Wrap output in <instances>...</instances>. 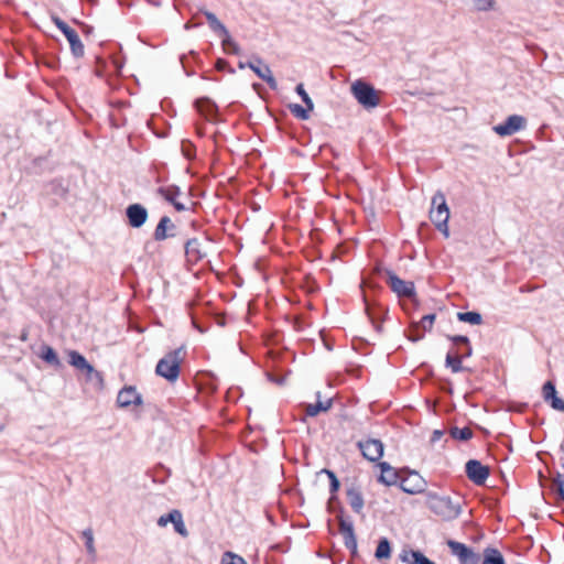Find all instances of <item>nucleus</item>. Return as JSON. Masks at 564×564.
Segmentation results:
<instances>
[{"label": "nucleus", "mask_w": 564, "mask_h": 564, "mask_svg": "<svg viewBox=\"0 0 564 564\" xmlns=\"http://www.w3.org/2000/svg\"><path fill=\"white\" fill-rule=\"evenodd\" d=\"M429 509L445 521H451L462 513V499H453L449 496H440L434 492L427 494Z\"/></svg>", "instance_id": "nucleus-1"}, {"label": "nucleus", "mask_w": 564, "mask_h": 564, "mask_svg": "<svg viewBox=\"0 0 564 564\" xmlns=\"http://www.w3.org/2000/svg\"><path fill=\"white\" fill-rule=\"evenodd\" d=\"M184 354V347H180L166 354L156 364V375L170 382H175L180 376Z\"/></svg>", "instance_id": "nucleus-2"}, {"label": "nucleus", "mask_w": 564, "mask_h": 564, "mask_svg": "<svg viewBox=\"0 0 564 564\" xmlns=\"http://www.w3.org/2000/svg\"><path fill=\"white\" fill-rule=\"evenodd\" d=\"M430 219L445 237L449 236L448 219L449 209L445 195L438 191L432 197V208L430 210Z\"/></svg>", "instance_id": "nucleus-3"}, {"label": "nucleus", "mask_w": 564, "mask_h": 564, "mask_svg": "<svg viewBox=\"0 0 564 564\" xmlns=\"http://www.w3.org/2000/svg\"><path fill=\"white\" fill-rule=\"evenodd\" d=\"M351 93L357 101L366 109L376 108L380 102L377 90L366 82H355L351 85Z\"/></svg>", "instance_id": "nucleus-4"}, {"label": "nucleus", "mask_w": 564, "mask_h": 564, "mask_svg": "<svg viewBox=\"0 0 564 564\" xmlns=\"http://www.w3.org/2000/svg\"><path fill=\"white\" fill-rule=\"evenodd\" d=\"M401 474L399 487L409 495H417L425 490L427 482L426 480L414 470L403 469Z\"/></svg>", "instance_id": "nucleus-5"}, {"label": "nucleus", "mask_w": 564, "mask_h": 564, "mask_svg": "<svg viewBox=\"0 0 564 564\" xmlns=\"http://www.w3.org/2000/svg\"><path fill=\"white\" fill-rule=\"evenodd\" d=\"M52 20H53L54 24L56 25V28L67 39L69 46H70L72 54L74 55V57H76V58L83 57L84 53H85V48H84V44L82 43L77 32L58 17H53Z\"/></svg>", "instance_id": "nucleus-6"}, {"label": "nucleus", "mask_w": 564, "mask_h": 564, "mask_svg": "<svg viewBox=\"0 0 564 564\" xmlns=\"http://www.w3.org/2000/svg\"><path fill=\"white\" fill-rule=\"evenodd\" d=\"M384 272L387 274L388 285L399 297L413 299L415 296V286L413 282L400 279L391 270L387 269Z\"/></svg>", "instance_id": "nucleus-7"}, {"label": "nucleus", "mask_w": 564, "mask_h": 564, "mask_svg": "<svg viewBox=\"0 0 564 564\" xmlns=\"http://www.w3.org/2000/svg\"><path fill=\"white\" fill-rule=\"evenodd\" d=\"M465 473L470 481L477 486H481L489 477V468L477 459H469L465 465Z\"/></svg>", "instance_id": "nucleus-8"}, {"label": "nucleus", "mask_w": 564, "mask_h": 564, "mask_svg": "<svg viewBox=\"0 0 564 564\" xmlns=\"http://www.w3.org/2000/svg\"><path fill=\"white\" fill-rule=\"evenodd\" d=\"M362 456L369 462H377L383 456V443L377 438H368L357 443Z\"/></svg>", "instance_id": "nucleus-9"}, {"label": "nucleus", "mask_w": 564, "mask_h": 564, "mask_svg": "<svg viewBox=\"0 0 564 564\" xmlns=\"http://www.w3.org/2000/svg\"><path fill=\"white\" fill-rule=\"evenodd\" d=\"M527 119L520 115L509 116L503 123L494 127V131L501 135H512L525 127Z\"/></svg>", "instance_id": "nucleus-10"}, {"label": "nucleus", "mask_w": 564, "mask_h": 564, "mask_svg": "<svg viewBox=\"0 0 564 564\" xmlns=\"http://www.w3.org/2000/svg\"><path fill=\"white\" fill-rule=\"evenodd\" d=\"M252 64L249 65V68L263 82L268 84V86L275 90L278 89V83L272 75L271 68L268 64L263 62V59L259 56L252 57Z\"/></svg>", "instance_id": "nucleus-11"}, {"label": "nucleus", "mask_w": 564, "mask_h": 564, "mask_svg": "<svg viewBox=\"0 0 564 564\" xmlns=\"http://www.w3.org/2000/svg\"><path fill=\"white\" fill-rule=\"evenodd\" d=\"M339 513L337 516V521L339 525V532L344 538V545L352 546L357 544V538L355 534L354 523L349 518L345 517V510L343 507H339Z\"/></svg>", "instance_id": "nucleus-12"}, {"label": "nucleus", "mask_w": 564, "mask_h": 564, "mask_svg": "<svg viewBox=\"0 0 564 564\" xmlns=\"http://www.w3.org/2000/svg\"><path fill=\"white\" fill-rule=\"evenodd\" d=\"M126 217L130 227L140 228L147 223L149 213L143 205L134 203L126 208Z\"/></svg>", "instance_id": "nucleus-13"}, {"label": "nucleus", "mask_w": 564, "mask_h": 564, "mask_svg": "<svg viewBox=\"0 0 564 564\" xmlns=\"http://www.w3.org/2000/svg\"><path fill=\"white\" fill-rule=\"evenodd\" d=\"M169 521H172L175 532H177L180 535H182L183 538H186L188 535V531L183 520V514L180 510L173 509L169 513L161 516L158 519V525L165 527L169 523Z\"/></svg>", "instance_id": "nucleus-14"}, {"label": "nucleus", "mask_w": 564, "mask_h": 564, "mask_svg": "<svg viewBox=\"0 0 564 564\" xmlns=\"http://www.w3.org/2000/svg\"><path fill=\"white\" fill-rule=\"evenodd\" d=\"M117 403L121 408H128L132 404L140 405L142 404V397L134 387L126 386L119 391Z\"/></svg>", "instance_id": "nucleus-15"}, {"label": "nucleus", "mask_w": 564, "mask_h": 564, "mask_svg": "<svg viewBox=\"0 0 564 564\" xmlns=\"http://www.w3.org/2000/svg\"><path fill=\"white\" fill-rule=\"evenodd\" d=\"M379 467L381 469V474L378 477V481L386 486L399 485L401 474L404 473L403 470L395 469L387 462L379 463Z\"/></svg>", "instance_id": "nucleus-16"}, {"label": "nucleus", "mask_w": 564, "mask_h": 564, "mask_svg": "<svg viewBox=\"0 0 564 564\" xmlns=\"http://www.w3.org/2000/svg\"><path fill=\"white\" fill-rule=\"evenodd\" d=\"M542 394L545 402L552 409L564 412V401L557 397L555 384L552 381H546L542 387Z\"/></svg>", "instance_id": "nucleus-17"}, {"label": "nucleus", "mask_w": 564, "mask_h": 564, "mask_svg": "<svg viewBox=\"0 0 564 564\" xmlns=\"http://www.w3.org/2000/svg\"><path fill=\"white\" fill-rule=\"evenodd\" d=\"M175 228H176L175 225L173 224V221L171 220V218L169 216L161 217V219L159 220V224L156 225L154 232H153L154 240L162 241L170 237H174Z\"/></svg>", "instance_id": "nucleus-18"}, {"label": "nucleus", "mask_w": 564, "mask_h": 564, "mask_svg": "<svg viewBox=\"0 0 564 564\" xmlns=\"http://www.w3.org/2000/svg\"><path fill=\"white\" fill-rule=\"evenodd\" d=\"M196 110L204 116L207 120H213L217 112V105L208 97L197 98L194 102Z\"/></svg>", "instance_id": "nucleus-19"}, {"label": "nucleus", "mask_w": 564, "mask_h": 564, "mask_svg": "<svg viewBox=\"0 0 564 564\" xmlns=\"http://www.w3.org/2000/svg\"><path fill=\"white\" fill-rule=\"evenodd\" d=\"M348 502L352 511L357 514H362L365 500L359 488L351 486L346 490Z\"/></svg>", "instance_id": "nucleus-20"}, {"label": "nucleus", "mask_w": 564, "mask_h": 564, "mask_svg": "<svg viewBox=\"0 0 564 564\" xmlns=\"http://www.w3.org/2000/svg\"><path fill=\"white\" fill-rule=\"evenodd\" d=\"M365 303H366V313H367L369 319L372 322L376 329L378 332H381V325L379 322L382 319V316L384 314H387L388 310L380 305L370 304L367 300H365Z\"/></svg>", "instance_id": "nucleus-21"}, {"label": "nucleus", "mask_w": 564, "mask_h": 564, "mask_svg": "<svg viewBox=\"0 0 564 564\" xmlns=\"http://www.w3.org/2000/svg\"><path fill=\"white\" fill-rule=\"evenodd\" d=\"M185 254L191 261L202 260L206 253L200 250V242L197 238L188 239L185 242Z\"/></svg>", "instance_id": "nucleus-22"}, {"label": "nucleus", "mask_w": 564, "mask_h": 564, "mask_svg": "<svg viewBox=\"0 0 564 564\" xmlns=\"http://www.w3.org/2000/svg\"><path fill=\"white\" fill-rule=\"evenodd\" d=\"M392 546L388 538L382 536L378 541L377 549L375 551V557L379 562L387 561L391 557Z\"/></svg>", "instance_id": "nucleus-23"}, {"label": "nucleus", "mask_w": 564, "mask_h": 564, "mask_svg": "<svg viewBox=\"0 0 564 564\" xmlns=\"http://www.w3.org/2000/svg\"><path fill=\"white\" fill-rule=\"evenodd\" d=\"M203 14L205 15L207 22H208V25L209 28L216 33L218 34L219 36H227V28L225 26V24L223 22H220L218 20V18L216 17L215 13L210 12V11H207V10H204L202 11Z\"/></svg>", "instance_id": "nucleus-24"}, {"label": "nucleus", "mask_w": 564, "mask_h": 564, "mask_svg": "<svg viewBox=\"0 0 564 564\" xmlns=\"http://www.w3.org/2000/svg\"><path fill=\"white\" fill-rule=\"evenodd\" d=\"M481 564H506V561L498 549L488 546L482 552Z\"/></svg>", "instance_id": "nucleus-25"}, {"label": "nucleus", "mask_w": 564, "mask_h": 564, "mask_svg": "<svg viewBox=\"0 0 564 564\" xmlns=\"http://www.w3.org/2000/svg\"><path fill=\"white\" fill-rule=\"evenodd\" d=\"M333 405V399L326 401L318 400L316 403H308L305 405V413L308 416H316L319 412L328 411Z\"/></svg>", "instance_id": "nucleus-26"}, {"label": "nucleus", "mask_w": 564, "mask_h": 564, "mask_svg": "<svg viewBox=\"0 0 564 564\" xmlns=\"http://www.w3.org/2000/svg\"><path fill=\"white\" fill-rule=\"evenodd\" d=\"M463 359L459 356V352H453L448 351L445 358V365L446 367L451 368L452 372L457 373L465 370V368L462 365Z\"/></svg>", "instance_id": "nucleus-27"}, {"label": "nucleus", "mask_w": 564, "mask_h": 564, "mask_svg": "<svg viewBox=\"0 0 564 564\" xmlns=\"http://www.w3.org/2000/svg\"><path fill=\"white\" fill-rule=\"evenodd\" d=\"M40 358L52 366H61V361L56 351L48 345H43L41 347Z\"/></svg>", "instance_id": "nucleus-28"}, {"label": "nucleus", "mask_w": 564, "mask_h": 564, "mask_svg": "<svg viewBox=\"0 0 564 564\" xmlns=\"http://www.w3.org/2000/svg\"><path fill=\"white\" fill-rule=\"evenodd\" d=\"M321 473H324L327 475L329 479V492H330V501H337V491L340 487V481L337 478L336 474L333 470L329 469H322Z\"/></svg>", "instance_id": "nucleus-29"}, {"label": "nucleus", "mask_w": 564, "mask_h": 564, "mask_svg": "<svg viewBox=\"0 0 564 564\" xmlns=\"http://www.w3.org/2000/svg\"><path fill=\"white\" fill-rule=\"evenodd\" d=\"M158 194L172 204L181 195V189L176 185H170L166 187L162 186L158 188Z\"/></svg>", "instance_id": "nucleus-30"}, {"label": "nucleus", "mask_w": 564, "mask_h": 564, "mask_svg": "<svg viewBox=\"0 0 564 564\" xmlns=\"http://www.w3.org/2000/svg\"><path fill=\"white\" fill-rule=\"evenodd\" d=\"M457 319L471 325H479L482 323V316L478 312H458Z\"/></svg>", "instance_id": "nucleus-31"}, {"label": "nucleus", "mask_w": 564, "mask_h": 564, "mask_svg": "<svg viewBox=\"0 0 564 564\" xmlns=\"http://www.w3.org/2000/svg\"><path fill=\"white\" fill-rule=\"evenodd\" d=\"M449 435L454 440L465 442V441H469L473 437L474 433L469 427L459 429L457 426H454L449 430Z\"/></svg>", "instance_id": "nucleus-32"}, {"label": "nucleus", "mask_w": 564, "mask_h": 564, "mask_svg": "<svg viewBox=\"0 0 564 564\" xmlns=\"http://www.w3.org/2000/svg\"><path fill=\"white\" fill-rule=\"evenodd\" d=\"M447 545L451 549L452 553L458 557V560H460L462 557H465L466 553L471 550L468 546H466L464 543H460V542H457L454 540H448Z\"/></svg>", "instance_id": "nucleus-33"}, {"label": "nucleus", "mask_w": 564, "mask_h": 564, "mask_svg": "<svg viewBox=\"0 0 564 564\" xmlns=\"http://www.w3.org/2000/svg\"><path fill=\"white\" fill-rule=\"evenodd\" d=\"M68 357V362L78 370H84L88 364L87 359L76 350H70Z\"/></svg>", "instance_id": "nucleus-34"}, {"label": "nucleus", "mask_w": 564, "mask_h": 564, "mask_svg": "<svg viewBox=\"0 0 564 564\" xmlns=\"http://www.w3.org/2000/svg\"><path fill=\"white\" fill-rule=\"evenodd\" d=\"M82 536L85 540V546H86L87 553L90 556L95 557L96 556V547H95V544H94V533H93V530L90 528L85 529L82 532Z\"/></svg>", "instance_id": "nucleus-35"}, {"label": "nucleus", "mask_w": 564, "mask_h": 564, "mask_svg": "<svg viewBox=\"0 0 564 564\" xmlns=\"http://www.w3.org/2000/svg\"><path fill=\"white\" fill-rule=\"evenodd\" d=\"M223 48L228 54H240L239 45L231 39L229 32H227V36H223L221 41Z\"/></svg>", "instance_id": "nucleus-36"}, {"label": "nucleus", "mask_w": 564, "mask_h": 564, "mask_svg": "<svg viewBox=\"0 0 564 564\" xmlns=\"http://www.w3.org/2000/svg\"><path fill=\"white\" fill-rule=\"evenodd\" d=\"M86 375V379L88 381H98L99 383L102 382V375L100 371L96 370L93 365L89 362L86 365L84 370H82Z\"/></svg>", "instance_id": "nucleus-37"}, {"label": "nucleus", "mask_w": 564, "mask_h": 564, "mask_svg": "<svg viewBox=\"0 0 564 564\" xmlns=\"http://www.w3.org/2000/svg\"><path fill=\"white\" fill-rule=\"evenodd\" d=\"M221 564H248L246 560L237 554H234L232 552H225L221 561Z\"/></svg>", "instance_id": "nucleus-38"}, {"label": "nucleus", "mask_w": 564, "mask_h": 564, "mask_svg": "<svg viewBox=\"0 0 564 564\" xmlns=\"http://www.w3.org/2000/svg\"><path fill=\"white\" fill-rule=\"evenodd\" d=\"M290 110H291L292 115H294L297 119L307 120L310 118L308 112L312 109H308L307 107L304 108L299 104H294V105L290 106Z\"/></svg>", "instance_id": "nucleus-39"}, {"label": "nucleus", "mask_w": 564, "mask_h": 564, "mask_svg": "<svg viewBox=\"0 0 564 564\" xmlns=\"http://www.w3.org/2000/svg\"><path fill=\"white\" fill-rule=\"evenodd\" d=\"M295 91L301 97L302 101L305 104V106L308 109H313L314 108V104H313L311 97L308 96V94L306 93V90L304 89V85L303 84H299L295 87Z\"/></svg>", "instance_id": "nucleus-40"}, {"label": "nucleus", "mask_w": 564, "mask_h": 564, "mask_svg": "<svg viewBox=\"0 0 564 564\" xmlns=\"http://www.w3.org/2000/svg\"><path fill=\"white\" fill-rule=\"evenodd\" d=\"M181 149H182L183 155L186 159L191 160L195 156V147L192 142H189L187 140L182 141Z\"/></svg>", "instance_id": "nucleus-41"}, {"label": "nucleus", "mask_w": 564, "mask_h": 564, "mask_svg": "<svg viewBox=\"0 0 564 564\" xmlns=\"http://www.w3.org/2000/svg\"><path fill=\"white\" fill-rule=\"evenodd\" d=\"M435 318H436L435 314H427L421 318V321H420V323H417V325L421 326L425 332H430L433 327Z\"/></svg>", "instance_id": "nucleus-42"}, {"label": "nucleus", "mask_w": 564, "mask_h": 564, "mask_svg": "<svg viewBox=\"0 0 564 564\" xmlns=\"http://www.w3.org/2000/svg\"><path fill=\"white\" fill-rule=\"evenodd\" d=\"M480 556L476 554L473 550L466 553L465 557L459 560L460 564H479Z\"/></svg>", "instance_id": "nucleus-43"}, {"label": "nucleus", "mask_w": 564, "mask_h": 564, "mask_svg": "<svg viewBox=\"0 0 564 564\" xmlns=\"http://www.w3.org/2000/svg\"><path fill=\"white\" fill-rule=\"evenodd\" d=\"M410 556L412 561H409V564H423L427 560L421 551L415 550H410Z\"/></svg>", "instance_id": "nucleus-44"}, {"label": "nucleus", "mask_w": 564, "mask_h": 564, "mask_svg": "<svg viewBox=\"0 0 564 564\" xmlns=\"http://www.w3.org/2000/svg\"><path fill=\"white\" fill-rule=\"evenodd\" d=\"M215 67L217 70L219 72H223V70H227L228 73L230 74H234L235 73V69L231 68L228 64V62L224 58H218L215 63Z\"/></svg>", "instance_id": "nucleus-45"}, {"label": "nucleus", "mask_w": 564, "mask_h": 564, "mask_svg": "<svg viewBox=\"0 0 564 564\" xmlns=\"http://www.w3.org/2000/svg\"><path fill=\"white\" fill-rule=\"evenodd\" d=\"M477 10L486 11L491 8L494 0H471Z\"/></svg>", "instance_id": "nucleus-46"}, {"label": "nucleus", "mask_w": 564, "mask_h": 564, "mask_svg": "<svg viewBox=\"0 0 564 564\" xmlns=\"http://www.w3.org/2000/svg\"><path fill=\"white\" fill-rule=\"evenodd\" d=\"M554 484L560 497L564 500V474H557Z\"/></svg>", "instance_id": "nucleus-47"}, {"label": "nucleus", "mask_w": 564, "mask_h": 564, "mask_svg": "<svg viewBox=\"0 0 564 564\" xmlns=\"http://www.w3.org/2000/svg\"><path fill=\"white\" fill-rule=\"evenodd\" d=\"M447 338L456 345L463 344L465 346H468V344H470L469 338L464 335H454V336L448 335Z\"/></svg>", "instance_id": "nucleus-48"}, {"label": "nucleus", "mask_w": 564, "mask_h": 564, "mask_svg": "<svg viewBox=\"0 0 564 564\" xmlns=\"http://www.w3.org/2000/svg\"><path fill=\"white\" fill-rule=\"evenodd\" d=\"M423 338V334L419 333V325L414 324L412 326L411 333L409 335V339L412 341H419Z\"/></svg>", "instance_id": "nucleus-49"}, {"label": "nucleus", "mask_w": 564, "mask_h": 564, "mask_svg": "<svg viewBox=\"0 0 564 564\" xmlns=\"http://www.w3.org/2000/svg\"><path fill=\"white\" fill-rule=\"evenodd\" d=\"M339 507H341V506H340L338 499H337V501H330V498L328 499V501H327V511L328 512H334V513H336V517H337L339 513V511H338Z\"/></svg>", "instance_id": "nucleus-50"}, {"label": "nucleus", "mask_w": 564, "mask_h": 564, "mask_svg": "<svg viewBox=\"0 0 564 564\" xmlns=\"http://www.w3.org/2000/svg\"><path fill=\"white\" fill-rule=\"evenodd\" d=\"M268 377H269V380L279 384V386H283L286 378L285 377H279V376H274L272 373H268Z\"/></svg>", "instance_id": "nucleus-51"}, {"label": "nucleus", "mask_w": 564, "mask_h": 564, "mask_svg": "<svg viewBox=\"0 0 564 564\" xmlns=\"http://www.w3.org/2000/svg\"><path fill=\"white\" fill-rule=\"evenodd\" d=\"M444 435V432L441 430H434L431 436V442L436 443L438 442Z\"/></svg>", "instance_id": "nucleus-52"}, {"label": "nucleus", "mask_w": 564, "mask_h": 564, "mask_svg": "<svg viewBox=\"0 0 564 564\" xmlns=\"http://www.w3.org/2000/svg\"><path fill=\"white\" fill-rule=\"evenodd\" d=\"M471 355H473V348H471L470 344H468V346H465V349L463 352H459V356L462 357V359L468 358Z\"/></svg>", "instance_id": "nucleus-53"}, {"label": "nucleus", "mask_w": 564, "mask_h": 564, "mask_svg": "<svg viewBox=\"0 0 564 564\" xmlns=\"http://www.w3.org/2000/svg\"><path fill=\"white\" fill-rule=\"evenodd\" d=\"M409 556H410V550L409 551L408 550H403L400 553L399 558L403 563H409V561H410Z\"/></svg>", "instance_id": "nucleus-54"}, {"label": "nucleus", "mask_w": 564, "mask_h": 564, "mask_svg": "<svg viewBox=\"0 0 564 564\" xmlns=\"http://www.w3.org/2000/svg\"><path fill=\"white\" fill-rule=\"evenodd\" d=\"M172 205L174 206V208H175L177 212H184V210H186L185 205H184V204H182L181 202L175 200L174 203H172Z\"/></svg>", "instance_id": "nucleus-55"}, {"label": "nucleus", "mask_w": 564, "mask_h": 564, "mask_svg": "<svg viewBox=\"0 0 564 564\" xmlns=\"http://www.w3.org/2000/svg\"><path fill=\"white\" fill-rule=\"evenodd\" d=\"M347 549L350 551V554L352 557H356L358 555V544H354L352 546H347Z\"/></svg>", "instance_id": "nucleus-56"}, {"label": "nucleus", "mask_w": 564, "mask_h": 564, "mask_svg": "<svg viewBox=\"0 0 564 564\" xmlns=\"http://www.w3.org/2000/svg\"><path fill=\"white\" fill-rule=\"evenodd\" d=\"M251 64H252V62H251V61H249V62H242V61H239V63H238V67H239L240 69H245L246 67H248V68H249V65H251Z\"/></svg>", "instance_id": "nucleus-57"}, {"label": "nucleus", "mask_w": 564, "mask_h": 564, "mask_svg": "<svg viewBox=\"0 0 564 564\" xmlns=\"http://www.w3.org/2000/svg\"><path fill=\"white\" fill-rule=\"evenodd\" d=\"M84 32L86 34H90L93 32V26H89V25H84Z\"/></svg>", "instance_id": "nucleus-58"}, {"label": "nucleus", "mask_w": 564, "mask_h": 564, "mask_svg": "<svg viewBox=\"0 0 564 564\" xmlns=\"http://www.w3.org/2000/svg\"><path fill=\"white\" fill-rule=\"evenodd\" d=\"M423 564H436V563H434L433 561H431L430 558H427Z\"/></svg>", "instance_id": "nucleus-59"}, {"label": "nucleus", "mask_w": 564, "mask_h": 564, "mask_svg": "<svg viewBox=\"0 0 564 564\" xmlns=\"http://www.w3.org/2000/svg\"><path fill=\"white\" fill-rule=\"evenodd\" d=\"M561 449L564 451V443L561 445Z\"/></svg>", "instance_id": "nucleus-60"}, {"label": "nucleus", "mask_w": 564, "mask_h": 564, "mask_svg": "<svg viewBox=\"0 0 564 564\" xmlns=\"http://www.w3.org/2000/svg\"><path fill=\"white\" fill-rule=\"evenodd\" d=\"M3 430V426L0 424V432Z\"/></svg>", "instance_id": "nucleus-61"}]
</instances>
